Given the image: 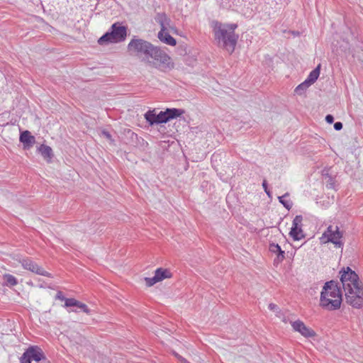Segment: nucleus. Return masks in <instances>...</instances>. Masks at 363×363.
Here are the masks:
<instances>
[{
	"instance_id": "22",
	"label": "nucleus",
	"mask_w": 363,
	"mask_h": 363,
	"mask_svg": "<svg viewBox=\"0 0 363 363\" xmlns=\"http://www.w3.org/2000/svg\"><path fill=\"white\" fill-rule=\"evenodd\" d=\"M289 196V194H288V193L285 194L284 195H283V196H279V197H278V199H279V202H280L281 204H283V206H284L286 208H287L288 210H289V209L291 208V203L289 201H286V200L284 199V197H286V196Z\"/></svg>"
},
{
	"instance_id": "14",
	"label": "nucleus",
	"mask_w": 363,
	"mask_h": 363,
	"mask_svg": "<svg viewBox=\"0 0 363 363\" xmlns=\"http://www.w3.org/2000/svg\"><path fill=\"white\" fill-rule=\"evenodd\" d=\"M160 40L168 45L174 46L177 44L176 40L170 35L167 29H161L157 35Z\"/></svg>"
},
{
	"instance_id": "9",
	"label": "nucleus",
	"mask_w": 363,
	"mask_h": 363,
	"mask_svg": "<svg viewBox=\"0 0 363 363\" xmlns=\"http://www.w3.org/2000/svg\"><path fill=\"white\" fill-rule=\"evenodd\" d=\"M302 220L303 218L299 215L294 218L289 235L294 240H300L305 237L301 228Z\"/></svg>"
},
{
	"instance_id": "21",
	"label": "nucleus",
	"mask_w": 363,
	"mask_h": 363,
	"mask_svg": "<svg viewBox=\"0 0 363 363\" xmlns=\"http://www.w3.org/2000/svg\"><path fill=\"white\" fill-rule=\"evenodd\" d=\"M309 86L310 85L308 84V83L304 81L303 82H302L296 87L295 92L298 95H301Z\"/></svg>"
},
{
	"instance_id": "10",
	"label": "nucleus",
	"mask_w": 363,
	"mask_h": 363,
	"mask_svg": "<svg viewBox=\"0 0 363 363\" xmlns=\"http://www.w3.org/2000/svg\"><path fill=\"white\" fill-rule=\"evenodd\" d=\"M291 323L293 329L305 337H313L315 335V332L313 329L307 327L304 323L300 320L291 322Z\"/></svg>"
},
{
	"instance_id": "11",
	"label": "nucleus",
	"mask_w": 363,
	"mask_h": 363,
	"mask_svg": "<svg viewBox=\"0 0 363 363\" xmlns=\"http://www.w3.org/2000/svg\"><path fill=\"white\" fill-rule=\"evenodd\" d=\"M22 266L24 269L34 272L37 274L43 275L45 277H50L51 274L47 271L44 270L42 267L38 266L35 262L30 259H23L21 262Z\"/></svg>"
},
{
	"instance_id": "19",
	"label": "nucleus",
	"mask_w": 363,
	"mask_h": 363,
	"mask_svg": "<svg viewBox=\"0 0 363 363\" xmlns=\"http://www.w3.org/2000/svg\"><path fill=\"white\" fill-rule=\"evenodd\" d=\"M155 275L157 277L159 281H161L166 278H169L171 277V273L166 269L158 268L156 269Z\"/></svg>"
},
{
	"instance_id": "34",
	"label": "nucleus",
	"mask_w": 363,
	"mask_h": 363,
	"mask_svg": "<svg viewBox=\"0 0 363 363\" xmlns=\"http://www.w3.org/2000/svg\"><path fill=\"white\" fill-rule=\"evenodd\" d=\"M102 134L107 138V139H111V134L108 132V131H103L102 132Z\"/></svg>"
},
{
	"instance_id": "12",
	"label": "nucleus",
	"mask_w": 363,
	"mask_h": 363,
	"mask_svg": "<svg viewBox=\"0 0 363 363\" xmlns=\"http://www.w3.org/2000/svg\"><path fill=\"white\" fill-rule=\"evenodd\" d=\"M26 351L31 360H34L37 363H42L46 359L43 351L38 346H30Z\"/></svg>"
},
{
	"instance_id": "25",
	"label": "nucleus",
	"mask_w": 363,
	"mask_h": 363,
	"mask_svg": "<svg viewBox=\"0 0 363 363\" xmlns=\"http://www.w3.org/2000/svg\"><path fill=\"white\" fill-rule=\"evenodd\" d=\"M77 303L76 307L86 313V314L90 313V309L87 307V306L79 301H77Z\"/></svg>"
},
{
	"instance_id": "2",
	"label": "nucleus",
	"mask_w": 363,
	"mask_h": 363,
	"mask_svg": "<svg viewBox=\"0 0 363 363\" xmlns=\"http://www.w3.org/2000/svg\"><path fill=\"white\" fill-rule=\"evenodd\" d=\"M213 32L215 38L220 46L229 53H232L235 48L238 35L235 33L237 24H225L218 21L213 22Z\"/></svg>"
},
{
	"instance_id": "20",
	"label": "nucleus",
	"mask_w": 363,
	"mask_h": 363,
	"mask_svg": "<svg viewBox=\"0 0 363 363\" xmlns=\"http://www.w3.org/2000/svg\"><path fill=\"white\" fill-rule=\"evenodd\" d=\"M3 279L4 284L8 286H13L18 283L16 278L9 274H4L3 276Z\"/></svg>"
},
{
	"instance_id": "37",
	"label": "nucleus",
	"mask_w": 363,
	"mask_h": 363,
	"mask_svg": "<svg viewBox=\"0 0 363 363\" xmlns=\"http://www.w3.org/2000/svg\"><path fill=\"white\" fill-rule=\"evenodd\" d=\"M264 191L266 192V194L268 195L269 197H271V192L268 189H267V190H266Z\"/></svg>"
},
{
	"instance_id": "30",
	"label": "nucleus",
	"mask_w": 363,
	"mask_h": 363,
	"mask_svg": "<svg viewBox=\"0 0 363 363\" xmlns=\"http://www.w3.org/2000/svg\"><path fill=\"white\" fill-rule=\"evenodd\" d=\"M325 121L328 123L329 124H331L333 123L334 121V117L330 115V114H328L326 116H325Z\"/></svg>"
},
{
	"instance_id": "17",
	"label": "nucleus",
	"mask_w": 363,
	"mask_h": 363,
	"mask_svg": "<svg viewBox=\"0 0 363 363\" xmlns=\"http://www.w3.org/2000/svg\"><path fill=\"white\" fill-rule=\"evenodd\" d=\"M269 250L273 253L277 254L278 260L282 261L285 258V252L281 250V247L278 244H270Z\"/></svg>"
},
{
	"instance_id": "3",
	"label": "nucleus",
	"mask_w": 363,
	"mask_h": 363,
	"mask_svg": "<svg viewBox=\"0 0 363 363\" xmlns=\"http://www.w3.org/2000/svg\"><path fill=\"white\" fill-rule=\"evenodd\" d=\"M342 292L335 281L325 283L320 293V306L328 311L337 310L341 306Z\"/></svg>"
},
{
	"instance_id": "32",
	"label": "nucleus",
	"mask_w": 363,
	"mask_h": 363,
	"mask_svg": "<svg viewBox=\"0 0 363 363\" xmlns=\"http://www.w3.org/2000/svg\"><path fill=\"white\" fill-rule=\"evenodd\" d=\"M175 357L180 361L181 363H190L186 359H185L184 357L180 356L178 354H175Z\"/></svg>"
},
{
	"instance_id": "6",
	"label": "nucleus",
	"mask_w": 363,
	"mask_h": 363,
	"mask_svg": "<svg viewBox=\"0 0 363 363\" xmlns=\"http://www.w3.org/2000/svg\"><path fill=\"white\" fill-rule=\"evenodd\" d=\"M184 113V111L179 108H167L164 111L156 113V110H149L147 111L144 117L150 125L152 126L155 124L165 123L169 121L176 118Z\"/></svg>"
},
{
	"instance_id": "16",
	"label": "nucleus",
	"mask_w": 363,
	"mask_h": 363,
	"mask_svg": "<svg viewBox=\"0 0 363 363\" xmlns=\"http://www.w3.org/2000/svg\"><path fill=\"white\" fill-rule=\"evenodd\" d=\"M320 71V65L319 64L313 70H312L307 79L305 80L311 86L313 84L318 78Z\"/></svg>"
},
{
	"instance_id": "8",
	"label": "nucleus",
	"mask_w": 363,
	"mask_h": 363,
	"mask_svg": "<svg viewBox=\"0 0 363 363\" xmlns=\"http://www.w3.org/2000/svg\"><path fill=\"white\" fill-rule=\"evenodd\" d=\"M342 233L337 226L330 225L320 238L322 243L332 242L336 247H342L343 242L341 241Z\"/></svg>"
},
{
	"instance_id": "15",
	"label": "nucleus",
	"mask_w": 363,
	"mask_h": 363,
	"mask_svg": "<svg viewBox=\"0 0 363 363\" xmlns=\"http://www.w3.org/2000/svg\"><path fill=\"white\" fill-rule=\"evenodd\" d=\"M155 19L160 25L161 29H167L170 26L171 20L164 13H157Z\"/></svg>"
},
{
	"instance_id": "1",
	"label": "nucleus",
	"mask_w": 363,
	"mask_h": 363,
	"mask_svg": "<svg viewBox=\"0 0 363 363\" xmlns=\"http://www.w3.org/2000/svg\"><path fill=\"white\" fill-rule=\"evenodd\" d=\"M346 302L355 308L363 306V284L358 275L350 267L340 272Z\"/></svg>"
},
{
	"instance_id": "27",
	"label": "nucleus",
	"mask_w": 363,
	"mask_h": 363,
	"mask_svg": "<svg viewBox=\"0 0 363 363\" xmlns=\"http://www.w3.org/2000/svg\"><path fill=\"white\" fill-rule=\"evenodd\" d=\"M31 361L30 356L28 355V353L25 351L20 358V363H31Z\"/></svg>"
},
{
	"instance_id": "33",
	"label": "nucleus",
	"mask_w": 363,
	"mask_h": 363,
	"mask_svg": "<svg viewBox=\"0 0 363 363\" xmlns=\"http://www.w3.org/2000/svg\"><path fill=\"white\" fill-rule=\"evenodd\" d=\"M269 309L273 311H277L279 308L278 306L274 303H269Z\"/></svg>"
},
{
	"instance_id": "35",
	"label": "nucleus",
	"mask_w": 363,
	"mask_h": 363,
	"mask_svg": "<svg viewBox=\"0 0 363 363\" xmlns=\"http://www.w3.org/2000/svg\"><path fill=\"white\" fill-rule=\"evenodd\" d=\"M262 186H263V189H264V191L267 190L268 189V186H267V182L266 180H264L263 182H262Z\"/></svg>"
},
{
	"instance_id": "36",
	"label": "nucleus",
	"mask_w": 363,
	"mask_h": 363,
	"mask_svg": "<svg viewBox=\"0 0 363 363\" xmlns=\"http://www.w3.org/2000/svg\"><path fill=\"white\" fill-rule=\"evenodd\" d=\"M128 133H130L131 138H133V136L137 137V135L135 133H133V132H132L130 130H128Z\"/></svg>"
},
{
	"instance_id": "7",
	"label": "nucleus",
	"mask_w": 363,
	"mask_h": 363,
	"mask_svg": "<svg viewBox=\"0 0 363 363\" xmlns=\"http://www.w3.org/2000/svg\"><path fill=\"white\" fill-rule=\"evenodd\" d=\"M126 36L127 27L117 22L111 26L109 31L99 38L98 43L101 45H105L110 43H120L124 41Z\"/></svg>"
},
{
	"instance_id": "4",
	"label": "nucleus",
	"mask_w": 363,
	"mask_h": 363,
	"mask_svg": "<svg viewBox=\"0 0 363 363\" xmlns=\"http://www.w3.org/2000/svg\"><path fill=\"white\" fill-rule=\"evenodd\" d=\"M154 46L150 42L134 36L128 44L127 50L130 55L137 57L145 63L150 60Z\"/></svg>"
},
{
	"instance_id": "29",
	"label": "nucleus",
	"mask_w": 363,
	"mask_h": 363,
	"mask_svg": "<svg viewBox=\"0 0 363 363\" xmlns=\"http://www.w3.org/2000/svg\"><path fill=\"white\" fill-rule=\"evenodd\" d=\"M55 298L56 299H59V300H61V301H65L67 298H65L62 291H58L56 294V296H55Z\"/></svg>"
},
{
	"instance_id": "23",
	"label": "nucleus",
	"mask_w": 363,
	"mask_h": 363,
	"mask_svg": "<svg viewBox=\"0 0 363 363\" xmlns=\"http://www.w3.org/2000/svg\"><path fill=\"white\" fill-rule=\"evenodd\" d=\"M145 284L147 286H153L154 284H155L156 283L159 282V280H158V278L157 277H156L155 275L152 277V278H149V277H145Z\"/></svg>"
},
{
	"instance_id": "38",
	"label": "nucleus",
	"mask_w": 363,
	"mask_h": 363,
	"mask_svg": "<svg viewBox=\"0 0 363 363\" xmlns=\"http://www.w3.org/2000/svg\"><path fill=\"white\" fill-rule=\"evenodd\" d=\"M42 363H50V362L46 358Z\"/></svg>"
},
{
	"instance_id": "24",
	"label": "nucleus",
	"mask_w": 363,
	"mask_h": 363,
	"mask_svg": "<svg viewBox=\"0 0 363 363\" xmlns=\"http://www.w3.org/2000/svg\"><path fill=\"white\" fill-rule=\"evenodd\" d=\"M145 284L147 286H153L154 284H155L156 283L159 282V280H158V278L157 277H156L155 275L152 277V278H149V277H145Z\"/></svg>"
},
{
	"instance_id": "18",
	"label": "nucleus",
	"mask_w": 363,
	"mask_h": 363,
	"mask_svg": "<svg viewBox=\"0 0 363 363\" xmlns=\"http://www.w3.org/2000/svg\"><path fill=\"white\" fill-rule=\"evenodd\" d=\"M38 151L45 160H50L53 156L52 148L48 145H41L38 147Z\"/></svg>"
},
{
	"instance_id": "28",
	"label": "nucleus",
	"mask_w": 363,
	"mask_h": 363,
	"mask_svg": "<svg viewBox=\"0 0 363 363\" xmlns=\"http://www.w3.org/2000/svg\"><path fill=\"white\" fill-rule=\"evenodd\" d=\"M325 186H326L327 189H335V182L332 177H329V179L327 182Z\"/></svg>"
},
{
	"instance_id": "26",
	"label": "nucleus",
	"mask_w": 363,
	"mask_h": 363,
	"mask_svg": "<svg viewBox=\"0 0 363 363\" xmlns=\"http://www.w3.org/2000/svg\"><path fill=\"white\" fill-rule=\"evenodd\" d=\"M77 300L74 299V298H67L65 300V307H72V306H77Z\"/></svg>"
},
{
	"instance_id": "13",
	"label": "nucleus",
	"mask_w": 363,
	"mask_h": 363,
	"mask_svg": "<svg viewBox=\"0 0 363 363\" xmlns=\"http://www.w3.org/2000/svg\"><path fill=\"white\" fill-rule=\"evenodd\" d=\"M19 140L23 143L25 149H29L35 143V137L28 130H24L21 133Z\"/></svg>"
},
{
	"instance_id": "31",
	"label": "nucleus",
	"mask_w": 363,
	"mask_h": 363,
	"mask_svg": "<svg viewBox=\"0 0 363 363\" xmlns=\"http://www.w3.org/2000/svg\"><path fill=\"white\" fill-rule=\"evenodd\" d=\"M342 127H343V125L341 122H336L334 123V128L336 130H342Z\"/></svg>"
},
{
	"instance_id": "5",
	"label": "nucleus",
	"mask_w": 363,
	"mask_h": 363,
	"mask_svg": "<svg viewBox=\"0 0 363 363\" xmlns=\"http://www.w3.org/2000/svg\"><path fill=\"white\" fill-rule=\"evenodd\" d=\"M145 64L163 72L174 68V62L170 56L164 50L155 45L150 55V60L146 61Z\"/></svg>"
}]
</instances>
